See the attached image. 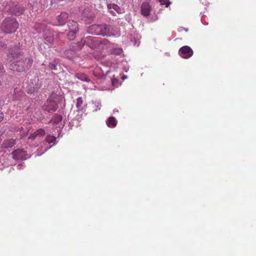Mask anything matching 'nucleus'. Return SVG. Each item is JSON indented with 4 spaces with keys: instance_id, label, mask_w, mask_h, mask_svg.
Returning <instances> with one entry per match:
<instances>
[{
    "instance_id": "1a4fd4ad",
    "label": "nucleus",
    "mask_w": 256,
    "mask_h": 256,
    "mask_svg": "<svg viewBox=\"0 0 256 256\" xmlns=\"http://www.w3.org/2000/svg\"><path fill=\"white\" fill-rule=\"evenodd\" d=\"M151 10V6L150 4L147 2L142 3L141 6V14L146 17L150 15Z\"/></svg>"
},
{
    "instance_id": "39448f33",
    "label": "nucleus",
    "mask_w": 256,
    "mask_h": 256,
    "mask_svg": "<svg viewBox=\"0 0 256 256\" xmlns=\"http://www.w3.org/2000/svg\"><path fill=\"white\" fill-rule=\"evenodd\" d=\"M192 54V50L188 46H184L179 49V55L184 58H190Z\"/></svg>"
},
{
    "instance_id": "4468645a",
    "label": "nucleus",
    "mask_w": 256,
    "mask_h": 256,
    "mask_svg": "<svg viewBox=\"0 0 256 256\" xmlns=\"http://www.w3.org/2000/svg\"><path fill=\"white\" fill-rule=\"evenodd\" d=\"M71 46L72 43L70 46V49L66 50L65 53H64V54H65V56H66V58H73L75 54V51L79 50L76 49V46H74V48H71Z\"/></svg>"
},
{
    "instance_id": "a878e982",
    "label": "nucleus",
    "mask_w": 256,
    "mask_h": 256,
    "mask_svg": "<svg viewBox=\"0 0 256 256\" xmlns=\"http://www.w3.org/2000/svg\"><path fill=\"white\" fill-rule=\"evenodd\" d=\"M76 106L78 108H82V106L83 104V100L82 97H79L76 100Z\"/></svg>"
},
{
    "instance_id": "c756f323",
    "label": "nucleus",
    "mask_w": 256,
    "mask_h": 256,
    "mask_svg": "<svg viewBox=\"0 0 256 256\" xmlns=\"http://www.w3.org/2000/svg\"><path fill=\"white\" fill-rule=\"evenodd\" d=\"M4 118V115L2 112H0V122H1Z\"/></svg>"
},
{
    "instance_id": "6e6552de",
    "label": "nucleus",
    "mask_w": 256,
    "mask_h": 256,
    "mask_svg": "<svg viewBox=\"0 0 256 256\" xmlns=\"http://www.w3.org/2000/svg\"><path fill=\"white\" fill-rule=\"evenodd\" d=\"M45 134V130L42 128H40L32 134H30L28 136V140H34L42 137Z\"/></svg>"
},
{
    "instance_id": "cd10ccee",
    "label": "nucleus",
    "mask_w": 256,
    "mask_h": 256,
    "mask_svg": "<svg viewBox=\"0 0 256 256\" xmlns=\"http://www.w3.org/2000/svg\"><path fill=\"white\" fill-rule=\"evenodd\" d=\"M159 2L162 4H165L166 7L170 4L169 0H159Z\"/></svg>"
},
{
    "instance_id": "f257e3e1",
    "label": "nucleus",
    "mask_w": 256,
    "mask_h": 256,
    "mask_svg": "<svg viewBox=\"0 0 256 256\" xmlns=\"http://www.w3.org/2000/svg\"><path fill=\"white\" fill-rule=\"evenodd\" d=\"M88 30L89 33L102 36H110L115 34L113 27L106 24H93L88 27Z\"/></svg>"
},
{
    "instance_id": "9d476101",
    "label": "nucleus",
    "mask_w": 256,
    "mask_h": 256,
    "mask_svg": "<svg viewBox=\"0 0 256 256\" xmlns=\"http://www.w3.org/2000/svg\"><path fill=\"white\" fill-rule=\"evenodd\" d=\"M24 12V9L18 4L15 5L10 10V12L16 16L21 15L23 14Z\"/></svg>"
},
{
    "instance_id": "473e14b6",
    "label": "nucleus",
    "mask_w": 256,
    "mask_h": 256,
    "mask_svg": "<svg viewBox=\"0 0 256 256\" xmlns=\"http://www.w3.org/2000/svg\"><path fill=\"white\" fill-rule=\"evenodd\" d=\"M110 12L112 15V16H116V12L114 11H113V10H109Z\"/></svg>"
},
{
    "instance_id": "7c9ffc66",
    "label": "nucleus",
    "mask_w": 256,
    "mask_h": 256,
    "mask_svg": "<svg viewBox=\"0 0 256 256\" xmlns=\"http://www.w3.org/2000/svg\"><path fill=\"white\" fill-rule=\"evenodd\" d=\"M4 72V68L2 64H0V74Z\"/></svg>"
},
{
    "instance_id": "a211bd4d",
    "label": "nucleus",
    "mask_w": 256,
    "mask_h": 256,
    "mask_svg": "<svg viewBox=\"0 0 256 256\" xmlns=\"http://www.w3.org/2000/svg\"><path fill=\"white\" fill-rule=\"evenodd\" d=\"M117 120L114 117L112 116L108 118L107 125L110 128L116 127L117 124Z\"/></svg>"
},
{
    "instance_id": "72a5a7b5",
    "label": "nucleus",
    "mask_w": 256,
    "mask_h": 256,
    "mask_svg": "<svg viewBox=\"0 0 256 256\" xmlns=\"http://www.w3.org/2000/svg\"><path fill=\"white\" fill-rule=\"evenodd\" d=\"M2 84V80H0V86H1Z\"/></svg>"
},
{
    "instance_id": "f03ea898",
    "label": "nucleus",
    "mask_w": 256,
    "mask_h": 256,
    "mask_svg": "<svg viewBox=\"0 0 256 256\" xmlns=\"http://www.w3.org/2000/svg\"><path fill=\"white\" fill-rule=\"evenodd\" d=\"M19 24L16 18L7 17L4 19L1 24V30L4 34H13L18 29Z\"/></svg>"
},
{
    "instance_id": "423d86ee",
    "label": "nucleus",
    "mask_w": 256,
    "mask_h": 256,
    "mask_svg": "<svg viewBox=\"0 0 256 256\" xmlns=\"http://www.w3.org/2000/svg\"><path fill=\"white\" fill-rule=\"evenodd\" d=\"M12 158L16 160H25L28 156L26 151L22 149H17L14 150L12 153Z\"/></svg>"
},
{
    "instance_id": "bb28decb",
    "label": "nucleus",
    "mask_w": 256,
    "mask_h": 256,
    "mask_svg": "<svg viewBox=\"0 0 256 256\" xmlns=\"http://www.w3.org/2000/svg\"><path fill=\"white\" fill-rule=\"evenodd\" d=\"M109 44L110 41L104 38L103 40H98V47H99L100 44L106 46L108 45Z\"/></svg>"
},
{
    "instance_id": "ddd939ff",
    "label": "nucleus",
    "mask_w": 256,
    "mask_h": 256,
    "mask_svg": "<svg viewBox=\"0 0 256 256\" xmlns=\"http://www.w3.org/2000/svg\"><path fill=\"white\" fill-rule=\"evenodd\" d=\"M58 20L60 26L64 25L66 22L68 18V14L66 12H62L58 16Z\"/></svg>"
},
{
    "instance_id": "5701e85b",
    "label": "nucleus",
    "mask_w": 256,
    "mask_h": 256,
    "mask_svg": "<svg viewBox=\"0 0 256 256\" xmlns=\"http://www.w3.org/2000/svg\"><path fill=\"white\" fill-rule=\"evenodd\" d=\"M56 138L53 136H51V135H48L46 138V141L49 143V144H51V143H53V144H54L55 143V142H56Z\"/></svg>"
},
{
    "instance_id": "9b49d317",
    "label": "nucleus",
    "mask_w": 256,
    "mask_h": 256,
    "mask_svg": "<svg viewBox=\"0 0 256 256\" xmlns=\"http://www.w3.org/2000/svg\"><path fill=\"white\" fill-rule=\"evenodd\" d=\"M21 60L22 62V66L24 72L28 70L32 64V58L30 57L26 58L24 60Z\"/></svg>"
},
{
    "instance_id": "b1692460",
    "label": "nucleus",
    "mask_w": 256,
    "mask_h": 256,
    "mask_svg": "<svg viewBox=\"0 0 256 256\" xmlns=\"http://www.w3.org/2000/svg\"><path fill=\"white\" fill-rule=\"evenodd\" d=\"M123 52V50L120 48H116L114 49H112L110 50V54L116 55H119L122 54Z\"/></svg>"
},
{
    "instance_id": "dca6fc26",
    "label": "nucleus",
    "mask_w": 256,
    "mask_h": 256,
    "mask_svg": "<svg viewBox=\"0 0 256 256\" xmlns=\"http://www.w3.org/2000/svg\"><path fill=\"white\" fill-rule=\"evenodd\" d=\"M38 85L36 83L34 84H28V86L27 87V92L28 94H32L35 92H36L38 90Z\"/></svg>"
},
{
    "instance_id": "2eb2a0df",
    "label": "nucleus",
    "mask_w": 256,
    "mask_h": 256,
    "mask_svg": "<svg viewBox=\"0 0 256 256\" xmlns=\"http://www.w3.org/2000/svg\"><path fill=\"white\" fill-rule=\"evenodd\" d=\"M16 144V141L13 139L6 140L4 141L2 144V148H12Z\"/></svg>"
},
{
    "instance_id": "c85d7f7f",
    "label": "nucleus",
    "mask_w": 256,
    "mask_h": 256,
    "mask_svg": "<svg viewBox=\"0 0 256 256\" xmlns=\"http://www.w3.org/2000/svg\"><path fill=\"white\" fill-rule=\"evenodd\" d=\"M112 10H114L118 13H120V8L116 4H115V5H112Z\"/></svg>"
},
{
    "instance_id": "aec40b11",
    "label": "nucleus",
    "mask_w": 256,
    "mask_h": 256,
    "mask_svg": "<svg viewBox=\"0 0 256 256\" xmlns=\"http://www.w3.org/2000/svg\"><path fill=\"white\" fill-rule=\"evenodd\" d=\"M75 76L80 80L88 82L89 79L88 76L84 73H76Z\"/></svg>"
},
{
    "instance_id": "0eeeda50",
    "label": "nucleus",
    "mask_w": 256,
    "mask_h": 256,
    "mask_svg": "<svg viewBox=\"0 0 256 256\" xmlns=\"http://www.w3.org/2000/svg\"><path fill=\"white\" fill-rule=\"evenodd\" d=\"M10 68L12 71L17 72H24L22 66V60H18L11 64L10 65Z\"/></svg>"
},
{
    "instance_id": "7ed1b4c3",
    "label": "nucleus",
    "mask_w": 256,
    "mask_h": 256,
    "mask_svg": "<svg viewBox=\"0 0 256 256\" xmlns=\"http://www.w3.org/2000/svg\"><path fill=\"white\" fill-rule=\"evenodd\" d=\"M84 44L92 48H96L98 47V40L92 36H88L76 43H72L71 48L76 46V50H80Z\"/></svg>"
},
{
    "instance_id": "f8f14e48",
    "label": "nucleus",
    "mask_w": 256,
    "mask_h": 256,
    "mask_svg": "<svg viewBox=\"0 0 256 256\" xmlns=\"http://www.w3.org/2000/svg\"><path fill=\"white\" fill-rule=\"evenodd\" d=\"M20 54V52L16 47L10 48L8 50V56L9 58H18Z\"/></svg>"
},
{
    "instance_id": "20e7f679",
    "label": "nucleus",
    "mask_w": 256,
    "mask_h": 256,
    "mask_svg": "<svg viewBox=\"0 0 256 256\" xmlns=\"http://www.w3.org/2000/svg\"><path fill=\"white\" fill-rule=\"evenodd\" d=\"M58 98L56 95H52L48 98L43 106L44 110L52 112L58 110Z\"/></svg>"
},
{
    "instance_id": "6ab92c4d",
    "label": "nucleus",
    "mask_w": 256,
    "mask_h": 256,
    "mask_svg": "<svg viewBox=\"0 0 256 256\" xmlns=\"http://www.w3.org/2000/svg\"><path fill=\"white\" fill-rule=\"evenodd\" d=\"M44 38L46 40L50 43H52L54 42V36L50 32H45Z\"/></svg>"
},
{
    "instance_id": "4be33fe9",
    "label": "nucleus",
    "mask_w": 256,
    "mask_h": 256,
    "mask_svg": "<svg viewBox=\"0 0 256 256\" xmlns=\"http://www.w3.org/2000/svg\"><path fill=\"white\" fill-rule=\"evenodd\" d=\"M78 32L76 31H70V30L68 33L67 34L68 38L70 40H74L76 36V34Z\"/></svg>"
},
{
    "instance_id": "2f4dec72",
    "label": "nucleus",
    "mask_w": 256,
    "mask_h": 256,
    "mask_svg": "<svg viewBox=\"0 0 256 256\" xmlns=\"http://www.w3.org/2000/svg\"><path fill=\"white\" fill-rule=\"evenodd\" d=\"M112 5H115V4H109L108 5V10L112 9Z\"/></svg>"
},
{
    "instance_id": "f3484780",
    "label": "nucleus",
    "mask_w": 256,
    "mask_h": 256,
    "mask_svg": "<svg viewBox=\"0 0 256 256\" xmlns=\"http://www.w3.org/2000/svg\"><path fill=\"white\" fill-rule=\"evenodd\" d=\"M68 27L69 31H78V24L74 20L70 21L68 24Z\"/></svg>"
},
{
    "instance_id": "393cba45",
    "label": "nucleus",
    "mask_w": 256,
    "mask_h": 256,
    "mask_svg": "<svg viewBox=\"0 0 256 256\" xmlns=\"http://www.w3.org/2000/svg\"><path fill=\"white\" fill-rule=\"evenodd\" d=\"M57 64L58 62H56V60H54L53 62L50 63L49 65H48V66H49L50 70H58V68H56Z\"/></svg>"
},
{
    "instance_id": "412c9836",
    "label": "nucleus",
    "mask_w": 256,
    "mask_h": 256,
    "mask_svg": "<svg viewBox=\"0 0 256 256\" xmlns=\"http://www.w3.org/2000/svg\"><path fill=\"white\" fill-rule=\"evenodd\" d=\"M62 120V118L60 116L55 115L52 118L50 122L52 124H58L61 122Z\"/></svg>"
}]
</instances>
